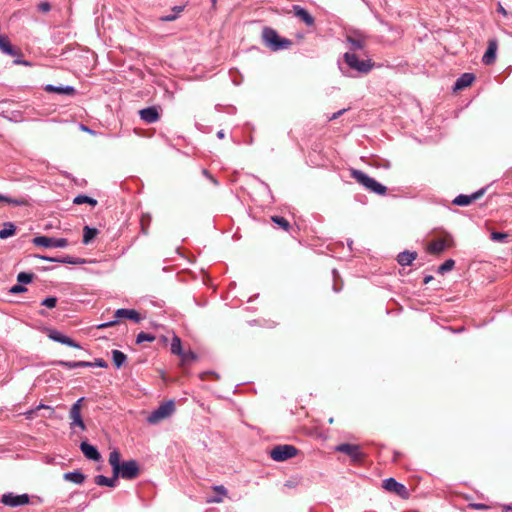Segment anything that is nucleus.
I'll return each mask as SVG.
<instances>
[{"label": "nucleus", "mask_w": 512, "mask_h": 512, "mask_svg": "<svg viewBox=\"0 0 512 512\" xmlns=\"http://www.w3.org/2000/svg\"><path fill=\"white\" fill-rule=\"evenodd\" d=\"M374 67L371 59H359L352 52L343 54L342 59L338 60V68L342 75L346 77H357L358 75L368 74Z\"/></svg>", "instance_id": "1"}, {"label": "nucleus", "mask_w": 512, "mask_h": 512, "mask_svg": "<svg viewBox=\"0 0 512 512\" xmlns=\"http://www.w3.org/2000/svg\"><path fill=\"white\" fill-rule=\"evenodd\" d=\"M121 455L118 450H113L109 454V464L112 467V472L115 478H122L125 480L135 479L140 472L139 465L136 460L120 461Z\"/></svg>", "instance_id": "2"}, {"label": "nucleus", "mask_w": 512, "mask_h": 512, "mask_svg": "<svg viewBox=\"0 0 512 512\" xmlns=\"http://www.w3.org/2000/svg\"><path fill=\"white\" fill-rule=\"evenodd\" d=\"M262 41L272 51L285 50L292 45L290 39L281 37L275 29L268 26L262 29Z\"/></svg>", "instance_id": "3"}, {"label": "nucleus", "mask_w": 512, "mask_h": 512, "mask_svg": "<svg viewBox=\"0 0 512 512\" xmlns=\"http://www.w3.org/2000/svg\"><path fill=\"white\" fill-rule=\"evenodd\" d=\"M351 177L361 184L365 189L370 192H373L377 195H385L387 192V187L374 178L370 177L365 172L358 169H351Z\"/></svg>", "instance_id": "4"}, {"label": "nucleus", "mask_w": 512, "mask_h": 512, "mask_svg": "<svg viewBox=\"0 0 512 512\" xmlns=\"http://www.w3.org/2000/svg\"><path fill=\"white\" fill-rule=\"evenodd\" d=\"M175 411V403L173 400H168L154 409L147 417L149 424H156L159 421L171 416Z\"/></svg>", "instance_id": "5"}, {"label": "nucleus", "mask_w": 512, "mask_h": 512, "mask_svg": "<svg viewBox=\"0 0 512 512\" xmlns=\"http://www.w3.org/2000/svg\"><path fill=\"white\" fill-rule=\"evenodd\" d=\"M298 450L293 445H277L270 451V457L277 462L286 461L294 456H296Z\"/></svg>", "instance_id": "6"}, {"label": "nucleus", "mask_w": 512, "mask_h": 512, "mask_svg": "<svg viewBox=\"0 0 512 512\" xmlns=\"http://www.w3.org/2000/svg\"><path fill=\"white\" fill-rule=\"evenodd\" d=\"M32 243L44 248H65L68 246V240L66 238H54L48 236H36L33 238Z\"/></svg>", "instance_id": "7"}, {"label": "nucleus", "mask_w": 512, "mask_h": 512, "mask_svg": "<svg viewBox=\"0 0 512 512\" xmlns=\"http://www.w3.org/2000/svg\"><path fill=\"white\" fill-rule=\"evenodd\" d=\"M1 503L13 508L20 507L30 503V496L26 493L15 494L13 492H7L2 495Z\"/></svg>", "instance_id": "8"}, {"label": "nucleus", "mask_w": 512, "mask_h": 512, "mask_svg": "<svg viewBox=\"0 0 512 512\" xmlns=\"http://www.w3.org/2000/svg\"><path fill=\"white\" fill-rule=\"evenodd\" d=\"M335 451L346 454L352 462H360L364 458V454L359 445L351 443H341L335 447Z\"/></svg>", "instance_id": "9"}, {"label": "nucleus", "mask_w": 512, "mask_h": 512, "mask_svg": "<svg viewBox=\"0 0 512 512\" xmlns=\"http://www.w3.org/2000/svg\"><path fill=\"white\" fill-rule=\"evenodd\" d=\"M454 246L453 237L447 234L445 238H439L430 242L427 246V251L430 254H440L445 249Z\"/></svg>", "instance_id": "10"}, {"label": "nucleus", "mask_w": 512, "mask_h": 512, "mask_svg": "<svg viewBox=\"0 0 512 512\" xmlns=\"http://www.w3.org/2000/svg\"><path fill=\"white\" fill-rule=\"evenodd\" d=\"M382 487L389 492H393L396 495L407 498L408 490L406 486L400 482H398L395 478L389 477L383 480Z\"/></svg>", "instance_id": "11"}, {"label": "nucleus", "mask_w": 512, "mask_h": 512, "mask_svg": "<svg viewBox=\"0 0 512 512\" xmlns=\"http://www.w3.org/2000/svg\"><path fill=\"white\" fill-rule=\"evenodd\" d=\"M84 400V397L79 398L70 408L69 416L71 418V427L78 426L81 430L86 429V425L81 416V404Z\"/></svg>", "instance_id": "12"}, {"label": "nucleus", "mask_w": 512, "mask_h": 512, "mask_svg": "<svg viewBox=\"0 0 512 512\" xmlns=\"http://www.w3.org/2000/svg\"><path fill=\"white\" fill-rule=\"evenodd\" d=\"M485 188H481L475 192H473L472 194L470 195H466V194H459L458 196H456L453 200H452V204L456 205V206H461V207H465V206H468L470 205L473 201L477 200L478 198H480L484 193H485Z\"/></svg>", "instance_id": "13"}, {"label": "nucleus", "mask_w": 512, "mask_h": 512, "mask_svg": "<svg viewBox=\"0 0 512 512\" xmlns=\"http://www.w3.org/2000/svg\"><path fill=\"white\" fill-rule=\"evenodd\" d=\"M49 338L57 343H60V344H63V345H66V346H69L72 348H76V349L81 348V346L78 342H76L72 338L66 336L65 334H63L57 330H52L49 333Z\"/></svg>", "instance_id": "14"}, {"label": "nucleus", "mask_w": 512, "mask_h": 512, "mask_svg": "<svg viewBox=\"0 0 512 512\" xmlns=\"http://www.w3.org/2000/svg\"><path fill=\"white\" fill-rule=\"evenodd\" d=\"M79 448L88 460L97 462L101 459V454L98 451L97 447L90 444L88 441H82L80 443Z\"/></svg>", "instance_id": "15"}, {"label": "nucleus", "mask_w": 512, "mask_h": 512, "mask_svg": "<svg viewBox=\"0 0 512 512\" xmlns=\"http://www.w3.org/2000/svg\"><path fill=\"white\" fill-rule=\"evenodd\" d=\"M44 91H46L48 93H55V94L68 95V96H74L76 94V89L72 85L46 84L44 86Z\"/></svg>", "instance_id": "16"}, {"label": "nucleus", "mask_w": 512, "mask_h": 512, "mask_svg": "<svg viewBox=\"0 0 512 512\" xmlns=\"http://www.w3.org/2000/svg\"><path fill=\"white\" fill-rule=\"evenodd\" d=\"M497 48H498V42L497 40L494 38V39H490L488 41V46H487V49L482 57V62L483 64L485 65H491L495 62L496 60V53H497Z\"/></svg>", "instance_id": "17"}, {"label": "nucleus", "mask_w": 512, "mask_h": 512, "mask_svg": "<svg viewBox=\"0 0 512 512\" xmlns=\"http://www.w3.org/2000/svg\"><path fill=\"white\" fill-rule=\"evenodd\" d=\"M139 115H140L141 120H143L144 122H146L148 124L155 123L160 118L159 111H158L157 107H155V106H149V107L141 109L139 111Z\"/></svg>", "instance_id": "18"}, {"label": "nucleus", "mask_w": 512, "mask_h": 512, "mask_svg": "<svg viewBox=\"0 0 512 512\" xmlns=\"http://www.w3.org/2000/svg\"><path fill=\"white\" fill-rule=\"evenodd\" d=\"M115 318L119 319H128L135 323H138L142 320V317L140 316L139 312L135 309H126V308H119L115 311Z\"/></svg>", "instance_id": "19"}, {"label": "nucleus", "mask_w": 512, "mask_h": 512, "mask_svg": "<svg viewBox=\"0 0 512 512\" xmlns=\"http://www.w3.org/2000/svg\"><path fill=\"white\" fill-rule=\"evenodd\" d=\"M292 11L296 17L303 21L307 26H313L315 23L314 17L302 6L293 5Z\"/></svg>", "instance_id": "20"}, {"label": "nucleus", "mask_w": 512, "mask_h": 512, "mask_svg": "<svg viewBox=\"0 0 512 512\" xmlns=\"http://www.w3.org/2000/svg\"><path fill=\"white\" fill-rule=\"evenodd\" d=\"M0 51L9 56H20L21 52L13 47L6 35L0 34Z\"/></svg>", "instance_id": "21"}, {"label": "nucleus", "mask_w": 512, "mask_h": 512, "mask_svg": "<svg viewBox=\"0 0 512 512\" xmlns=\"http://www.w3.org/2000/svg\"><path fill=\"white\" fill-rule=\"evenodd\" d=\"M475 80V75L473 73H463L460 77L455 81L453 89L454 90H462L468 86H470Z\"/></svg>", "instance_id": "22"}, {"label": "nucleus", "mask_w": 512, "mask_h": 512, "mask_svg": "<svg viewBox=\"0 0 512 512\" xmlns=\"http://www.w3.org/2000/svg\"><path fill=\"white\" fill-rule=\"evenodd\" d=\"M85 474L80 470H74L64 473L63 479L77 485H81L85 481Z\"/></svg>", "instance_id": "23"}, {"label": "nucleus", "mask_w": 512, "mask_h": 512, "mask_svg": "<svg viewBox=\"0 0 512 512\" xmlns=\"http://www.w3.org/2000/svg\"><path fill=\"white\" fill-rule=\"evenodd\" d=\"M417 253L410 251L400 252L397 256V262L401 266H409L416 259Z\"/></svg>", "instance_id": "24"}, {"label": "nucleus", "mask_w": 512, "mask_h": 512, "mask_svg": "<svg viewBox=\"0 0 512 512\" xmlns=\"http://www.w3.org/2000/svg\"><path fill=\"white\" fill-rule=\"evenodd\" d=\"M118 478H115V474L112 477H106L104 475H97L95 477V483L99 486H107L110 488H114L117 485Z\"/></svg>", "instance_id": "25"}, {"label": "nucleus", "mask_w": 512, "mask_h": 512, "mask_svg": "<svg viewBox=\"0 0 512 512\" xmlns=\"http://www.w3.org/2000/svg\"><path fill=\"white\" fill-rule=\"evenodd\" d=\"M98 233L99 231L97 228L85 225L83 228V244L88 245L89 243H91L93 239L98 235Z\"/></svg>", "instance_id": "26"}, {"label": "nucleus", "mask_w": 512, "mask_h": 512, "mask_svg": "<svg viewBox=\"0 0 512 512\" xmlns=\"http://www.w3.org/2000/svg\"><path fill=\"white\" fill-rule=\"evenodd\" d=\"M16 234V225L13 222H4L0 230V239H7Z\"/></svg>", "instance_id": "27"}, {"label": "nucleus", "mask_w": 512, "mask_h": 512, "mask_svg": "<svg viewBox=\"0 0 512 512\" xmlns=\"http://www.w3.org/2000/svg\"><path fill=\"white\" fill-rule=\"evenodd\" d=\"M0 202H5L13 206H26L29 204L27 198L20 197V198H12L6 195H3L0 193Z\"/></svg>", "instance_id": "28"}, {"label": "nucleus", "mask_w": 512, "mask_h": 512, "mask_svg": "<svg viewBox=\"0 0 512 512\" xmlns=\"http://www.w3.org/2000/svg\"><path fill=\"white\" fill-rule=\"evenodd\" d=\"M111 354H112V361H113L115 368H117V369L121 368L127 360L126 354H124L122 351L116 350V349L112 350Z\"/></svg>", "instance_id": "29"}, {"label": "nucleus", "mask_w": 512, "mask_h": 512, "mask_svg": "<svg viewBox=\"0 0 512 512\" xmlns=\"http://www.w3.org/2000/svg\"><path fill=\"white\" fill-rule=\"evenodd\" d=\"M58 261H59V263H62V264H71V265H82V264H86V263L90 262L87 259L73 257V256H69V255L59 257Z\"/></svg>", "instance_id": "30"}, {"label": "nucleus", "mask_w": 512, "mask_h": 512, "mask_svg": "<svg viewBox=\"0 0 512 512\" xmlns=\"http://www.w3.org/2000/svg\"><path fill=\"white\" fill-rule=\"evenodd\" d=\"M214 490L216 492V495L213 497H210L207 502L208 503H220L223 499V497L227 494V489L222 485L214 486Z\"/></svg>", "instance_id": "31"}, {"label": "nucleus", "mask_w": 512, "mask_h": 512, "mask_svg": "<svg viewBox=\"0 0 512 512\" xmlns=\"http://www.w3.org/2000/svg\"><path fill=\"white\" fill-rule=\"evenodd\" d=\"M73 203L77 205L89 204L94 207L97 205V200L85 194H79L74 198Z\"/></svg>", "instance_id": "32"}, {"label": "nucleus", "mask_w": 512, "mask_h": 512, "mask_svg": "<svg viewBox=\"0 0 512 512\" xmlns=\"http://www.w3.org/2000/svg\"><path fill=\"white\" fill-rule=\"evenodd\" d=\"M171 353L174 354V355H180V354H183V348H182V344H181V339L177 336V335H174L173 338H172V341H171Z\"/></svg>", "instance_id": "33"}, {"label": "nucleus", "mask_w": 512, "mask_h": 512, "mask_svg": "<svg viewBox=\"0 0 512 512\" xmlns=\"http://www.w3.org/2000/svg\"><path fill=\"white\" fill-rule=\"evenodd\" d=\"M347 42L349 44H351V50L352 51L362 50L364 48V46H365L364 41L362 39L356 38V37L348 36L347 37Z\"/></svg>", "instance_id": "34"}, {"label": "nucleus", "mask_w": 512, "mask_h": 512, "mask_svg": "<svg viewBox=\"0 0 512 512\" xmlns=\"http://www.w3.org/2000/svg\"><path fill=\"white\" fill-rule=\"evenodd\" d=\"M271 220L273 223H275L276 225H278L280 228H282L284 231H288L290 229V223L288 222L287 219H285L284 217L282 216H272L271 217Z\"/></svg>", "instance_id": "35"}, {"label": "nucleus", "mask_w": 512, "mask_h": 512, "mask_svg": "<svg viewBox=\"0 0 512 512\" xmlns=\"http://www.w3.org/2000/svg\"><path fill=\"white\" fill-rule=\"evenodd\" d=\"M455 266V261L453 259L445 260L437 269L439 274H445L446 272L451 271Z\"/></svg>", "instance_id": "36"}, {"label": "nucleus", "mask_w": 512, "mask_h": 512, "mask_svg": "<svg viewBox=\"0 0 512 512\" xmlns=\"http://www.w3.org/2000/svg\"><path fill=\"white\" fill-rule=\"evenodd\" d=\"M34 274L29 272H20L17 275V281L21 285L29 284L33 281Z\"/></svg>", "instance_id": "37"}, {"label": "nucleus", "mask_w": 512, "mask_h": 512, "mask_svg": "<svg viewBox=\"0 0 512 512\" xmlns=\"http://www.w3.org/2000/svg\"><path fill=\"white\" fill-rule=\"evenodd\" d=\"M179 357L181 358V362L183 364H189L197 359L196 353L191 350H189V351L183 350V354H180Z\"/></svg>", "instance_id": "38"}, {"label": "nucleus", "mask_w": 512, "mask_h": 512, "mask_svg": "<svg viewBox=\"0 0 512 512\" xmlns=\"http://www.w3.org/2000/svg\"><path fill=\"white\" fill-rule=\"evenodd\" d=\"M509 235L505 232L493 231L490 238L494 242L505 243L507 242Z\"/></svg>", "instance_id": "39"}, {"label": "nucleus", "mask_w": 512, "mask_h": 512, "mask_svg": "<svg viewBox=\"0 0 512 512\" xmlns=\"http://www.w3.org/2000/svg\"><path fill=\"white\" fill-rule=\"evenodd\" d=\"M156 339L155 335L145 332H140L136 336V343L141 344L143 342H153Z\"/></svg>", "instance_id": "40"}, {"label": "nucleus", "mask_w": 512, "mask_h": 512, "mask_svg": "<svg viewBox=\"0 0 512 512\" xmlns=\"http://www.w3.org/2000/svg\"><path fill=\"white\" fill-rule=\"evenodd\" d=\"M53 364L68 369L77 368L76 361L57 360L54 361Z\"/></svg>", "instance_id": "41"}, {"label": "nucleus", "mask_w": 512, "mask_h": 512, "mask_svg": "<svg viewBox=\"0 0 512 512\" xmlns=\"http://www.w3.org/2000/svg\"><path fill=\"white\" fill-rule=\"evenodd\" d=\"M41 305L47 308H54L57 305V298L54 296L46 297L41 301Z\"/></svg>", "instance_id": "42"}, {"label": "nucleus", "mask_w": 512, "mask_h": 512, "mask_svg": "<svg viewBox=\"0 0 512 512\" xmlns=\"http://www.w3.org/2000/svg\"><path fill=\"white\" fill-rule=\"evenodd\" d=\"M27 291V288L21 284H16V285H13L10 289H9V293L11 294H21V293H24Z\"/></svg>", "instance_id": "43"}, {"label": "nucleus", "mask_w": 512, "mask_h": 512, "mask_svg": "<svg viewBox=\"0 0 512 512\" xmlns=\"http://www.w3.org/2000/svg\"><path fill=\"white\" fill-rule=\"evenodd\" d=\"M202 175L210 180L215 186L219 185L218 180L207 169L202 170Z\"/></svg>", "instance_id": "44"}, {"label": "nucleus", "mask_w": 512, "mask_h": 512, "mask_svg": "<svg viewBox=\"0 0 512 512\" xmlns=\"http://www.w3.org/2000/svg\"><path fill=\"white\" fill-rule=\"evenodd\" d=\"M91 364H92V367H99V368H107L108 367V363L102 358L95 359V361L91 362Z\"/></svg>", "instance_id": "45"}, {"label": "nucleus", "mask_w": 512, "mask_h": 512, "mask_svg": "<svg viewBox=\"0 0 512 512\" xmlns=\"http://www.w3.org/2000/svg\"><path fill=\"white\" fill-rule=\"evenodd\" d=\"M117 323H118V319L115 318L114 320H110V321L98 324L97 328L98 329H104V328L112 327V326L116 325Z\"/></svg>", "instance_id": "46"}, {"label": "nucleus", "mask_w": 512, "mask_h": 512, "mask_svg": "<svg viewBox=\"0 0 512 512\" xmlns=\"http://www.w3.org/2000/svg\"><path fill=\"white\" fill-rule=\"evenodd\" d=\"M38 10L41 12H49L51 10V5L49 2H41L38 4Z\"/></svg>", "instance_id": "47"}, {"label": "nucleus", "mask_w": 512, "mask_h": 512, "mask_svg": "<svg viewBox=\"0 0 512 512\" xmlns=\"http://www.w3.org/2000/svg\"><path fill=\"white\" fill-rule=\"evenodd\" d=\"M159 19L162 22H172L177 19V14L171 13V14L163 15Z\"/></svg>", "instance_id": "48"}, {"label": "nucleus", "mask_w": 512, "mask_h": 512, "mask_svg": "<svg viewBox=\"0 0 512 512\" xmlns=\"http://www.w3.org/2000/svg\"><path fill=\"white\" fill-rule=\"evenodd\" d=\"M13 63L15 65H23V66H26V67H31L32 66V62L28 61V60H25V59H22V58H16Z\"/></svg>", "instance_id": "49"}, {"label": "nucleus", "mask_w": 512, "mask_h": 512, "mask_svg": "<svg viewBox=\"0 0 512 512\" xmlns=\"http://www.w3.org/2000/svg\"><path fill=\"white\" fill-rule=\"evenodd\" d=\"M36 258H39L41 260H44V261H49V262H53V263H59V257H49V256H45V255H35Z\"/></svg>", "instance_id": "50"}, {"label": "nucleus", "mask_w": 512, "mask_h": 512, "mask_svg": "<svg viewBox=\"0 0 512 512\" xmlns=\"http://www.w3.org/2000/svg\"><path fill=\"white\" fill-rule=\"evenodd\" d=\"M347 111V109H341L335 113H333L330 117H329V120L332 121V120H336L338 119L341 115H343L345 112Z\"/></svg>", "instance_id": "51"}, {"label": "nucleus", "mask_w": 512, "mask_h": 512, "mask_svg": "<svg viewBox=\"0 0 512 512\" xmlns=\"http://www.w3.org/2000/svg\"><path fill=\"white\" fill-rule=\"evenodd\" d=\"M497 12L503 15L504 17H507L509 14L508 11L502 6L500 2L497 5Z\"/></svg>", "instance_id": "52"}, {"label": "nucleus", "mask_w": 512, "mask_h": 512, "mask_svg": "<svg viewBox=\"0 0 512 512\" xmlns=\"http://www.w3.org/2000/svg\"><path fill=\"white\" fill-rule=\"evenodd\" d=\"M185 8V5H175L174 7H172V12L174 14H177V17L179 16V14L184 10Z\"/></svg>", "instance_id": "53"}, {"label": "nucleus", "mask_w": 512, "mask_h": 512, "mask_svg": "<svg viewBox=\"0 0 512 512\" xmlns=\"http://www.w3.org/2000/svg\"><path fill=\"white\" fill-rule=\"evenodd\" d=\"M76 365L77 368L92 367V364L89 361H76Z\"/></svg>", "instance_id": "54"}, {"label": "nucleus", "mask_w": 512, "mask_h": 512, "mask_svg": "<svg viewBox=\"0 0 512 512\" xmlns=\"http://www.w3.org/2000/svg\"><path fill=\"white\" fill-rule=\"evenodd\" d=\"M40 409H47V410H50L51 413L54 412V409L51 407V406H48V405H45L43 403H40L37 407H36V410H40Z\"/></svg>", "instance_id": "55"}, {"label": "nucleus", "mask_w": 512, "mask_h": 512, "mask_svg": "<svg viewBox=\"0 0 512 512\" xmlns=\"http://www.w3.org/2000/svg\"><path fill=\"white\" fill-rule=\"evenodd\" d=\"M36 411H37V410H36V408H35V409H31V410L27 411V412L25 413V415H26V417H27L28 419H32V418H33V415L35 414V412H36Z\"/></svg>", "instance_id": "56"}, {"label": "nucleus", "mask_w": 512, "mask_h": 512, "mask_svg": "<svg viewBox=\"0 0 512 512\" xmlns=\"http://www.w3.org/2000/svg\"><path fill=\"white\" fill-rule=\"evenodd\" d=\"M473 508L475 509H478V510H482V509H485L486 508V505L484 504H480V503H475V504H472L471 505Z\"/></svg>", "instance_id": "57"}, {"label": "nucleus", "mask_w": 512, "mask_h": 512, "mask_svg": "<svg viewBox=\"0 0 512 512\" xmlns=\"http://www.w3.org/2000/svg\"><path fill=\"white\" fill-rule=\"evenodd\" d=\"M433 280V276L432 275H426L423 279V283L424 284H428L429 282H431Z\"/></svg>", "instance_id": "58"}, {"label": "nucleus", "mask_w": 512, "mask_h": 512, "mask_svg": "<svg viewBox=\"0 0 512 512\" xmlns=\"http://www.w3.org/2000/svg\"><path fill=\"white\" fill-rule=\"evenodd\" d=\"M217 137L219 139H223L225 137V132L223 130H220L217 132Z\"/></svg>", "instance_id": "59"}, {"label": "nucleus", "mask_w": 512, "mask_h": 512, "mask_svg": "<svg viewBox=\"0 0 512 512\" xmlns=\"http://www.w3.org/2000/svg\"><path fill=\"white\" fill-rule=\"evenodd\" d=\"M285 486L289 487V488H292V487L295 486V483H293L291 480H288V481H286Z\"/></svg>", "instance_id": "60"}, {"label": "nucleus", "mask_w": 512, "mask_h": 512, "mask_svg": "<svg viewBox=\"0 0 512 512\" xmlns=\"http://www.w3.org/2000/svg\"><path fill=\"white\" fill-rule=\"evenodd\" d=\"M332 274H333L334 279H335L336 277H338V275H339V274H338V271H337L336 269H333V270H332Z\"/></svg>", "instance_id": "61"}, {"label": "nucleus", "mask_w": 512, "mask_h": 512, "mask_svg": "<svg viewBox=\"0 0 512 512\" xmlns=\"http://www.w3.org/2000/svg\"><path fill=\"white\" fill-rule=\"evenodd\" d=\"M347 243H348L349 248L351 249V246H352V244H353V241H352V240H348V242H347Z\"/></svg>", "instance_id": "62"}, {"label": "nucleus", "mask_w": 512, "mask_h": 512, "mask_svg": "<svg viewBox=\"0 0 512 512\" xmlns=\"http://www.w3.org/2000/svg\"><path fill=\"white\" fill-rule=\"evenodd\" d=\"M341 290V288H336V286L334 285V291L335 292H339Z\"/></svg>", "instance_id": "63"}, {"label": "nucleus", "mask_w": 512, "mask_h": 512, "mask_svg": "<svg viewBox=\"0 0 512 512\" xmlns=\"http://www.w3.org/2000/svg\"><path fill=\"white\" fill-rule=\"evenodd\" d=\"M464 330V328H460L458 330H456L455 332H462Z\"/></svg>", "instance_id": "64"}]
</instances>
